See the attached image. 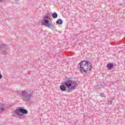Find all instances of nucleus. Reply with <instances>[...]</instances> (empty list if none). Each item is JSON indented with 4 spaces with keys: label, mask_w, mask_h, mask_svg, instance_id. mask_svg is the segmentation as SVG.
<instances>
[{
    "label": "nucleus",
    "mask_w": 125,
    "mask_h": 125,
    "mask_svg": "<svg viewBox=\"0 0 125 125\" xmlns=\"http://www.w3.org/2000/svg\"><path fill=\"white\" fill-rule=\"evenodd\" d=\"M77 86H78L77 82L73 81L71 80H67L64 82L63 85H60V88L62 91H65L66 90V87H67L71 91V90H75Z\"/></svg>",
    "instance_id": "obj_1"
},
{
    "label": "nucleus",
    "mask_w": 125,
    "mask_h": 125,
    "mask_svg": "<svg viewBox=\"0 0 125 125\" xmlns=\"http://www.w3.org/2000/svg\"><path fill=\"white\" fill-rule=\"evenodd\" d=\"M80 68L82 74H87V72L91 71L92 64L88 61H83L80 63Z\"/></svg>",
    "instance_id": "obj_2"
},
{
    "label": "nucleus",
    "mask_w": 125,
    "mask_h": 125,
    "mask_svg": "<svg viewBox=\"0 0 125 125\" xmlns=\"http://www.w3.org/2000/svg\"><path fill=\"white\" fill-rule=\"evenodd\" d=\"M27 114H28V111L26 109L23 108L22 107H20L14 110L13 116L15 118L23 119V118H24V115Z\"/></svg>",
    "instance_id": "obj_3"
},
{
    "label": "nucleus",
    "mask_w": 125,
    "mask_h": 125,
    "mask_svg": "<svg viewBox=\"0 0 125 125\" xmlns=\"http://www.w3.org/2000/svg\"><path fill=\"white\" fill-rule=\"evenodd\" d=\"M20 95L21 97L24 101H30L31 98L33 97V93L26 91H22L20 93Z\"/></svg>",
    "instance_id": "obj_4"
},
{
    "label": "nucleus",
    "mask_w": 125,
    "mask_h": 125,
    "mask_svg": "<svg viewBox=\"0 0 125 125\" xmlns=\"http://www.w3.org/2000/svg\"><path fill=\"white\" fill-rule=\"evenodd\" d=\"M41 23L42 25H43L44 26L47 27V28H49V29L55 28V27H54V25L52 24V22L49 21V20H48V17L47 16L43 18Z\"/></svg>",
    "instance_id": "obj_5"
},
{
    "label": "nucleus",
    "mask_w": 125,
    "mask_h": 125,
    "mask_svg": "<svg viewBox=\"0 0 125 125\" xmlns=\"http://www.w3.org/2000/svg\"><path fill=\"white\" fill-rule=\"evenodd\" d=\"M5 49H6V46H5V44H0V52L2 53V54H6L7 51Z\"/></svg>",
    "instance_id": "obj_6"
},
{
    "label": "nucleus",
    "mask_w": 125,
    "mask_h": 125,
    "mask_svg": "<svg viewBox=\"0 0 125 125\" xmlns=\"http://www.w3.org/2000/svg\"><path fill=\"white\" fill-rule=\"evenodd\" d=\"M56 23L57 24V25H62V24H63V21L60 19H59L56 21Z\"/></svg>",
    "instance_id": "obj_7"
},
{
    "label": "nucleus",
    "mask_w": 125,
    "mask_h": 125,
    "mask_svg": "<svg viewBox=\"0 0 125 125\" xmlns=\"http://www.w3.org/2000/svg\"><path fill=\"white\" fill-rule=\"evenodd\" d=\"M4 105L3 104H0V113L1 112H3L4 111Z\"/></svg>",
    "instance_id": "obj_8"
},
{
    "label": "nucleus",
    "mask_w": 125,
    "mask_h": 125,
    "mask_svg": "<svg viewBox=\"0 0 125 125\" xmlns=\"http://www.w3.org/2000/svg\"><path fill=\"white\" fill-rule=\"evenodd\" d=\"M52 17L54 19H56V18H57V17H58V15L57 14V13H53L52 14Z\"/></svg>",
    "instance_id": "obj_9"
},
{
    "label": "nucleus",
    "mask_w": 125,
    "mask_h": 125,
    "mask_svg": "<svg viewBox=\"0 0 125 125\" xmlns=\"http://www.w3.org/2000/svg\"><path fill=\"white\" fill-rule=\"evenodd\" d=\"M114 64L113 63H109L107 64V67L108 69H111L113 68Z\"/></svg>",
    "instance_id": "obj_10"
},
{
    "label": "nucleus",
    "mask_w": 125,
    "mask_h": 125,
    "mask_svg": "<svg viewBox=\"0 0 125 125\" xmlns=\"http://www.w3.org/2000/svg\"><path fill=\"white\" fill-rule=\"evenodd\" d=\"M100 96L101 97H106V96H105V95H104V93H100Z\"/></svg>",
    "instance_id": "obj_11"
},
{
    "label": "nucleus",
    "mask_w": 125,
    "mask_h": 125,
    "mask_svg": "<svg viewBox=\"0 0 125 125\" xmlns=\"http://www.w3.org/2000/svg\"><path fill=\"white\" fill-rule=\"evenodd\" d=\"M2 0H0V2L2 1Z\"/></svg>",
    "instance_id": "obj_12"
},
{
    "label": "nucleus",
    "mask_w": 125,
    "mask_h": 125,
    "mask_svg": "<svg viewBox=\"0 0 125 125\" xmlns=\"http://www.w3.org/2000/svg\"><path fill=\"white\" fill-rule=\"evenodd\" d=\"M15 0L16 1H17V0Z\"/></svg>",
    "instance_id": "obj_13"
}]
</instances>
